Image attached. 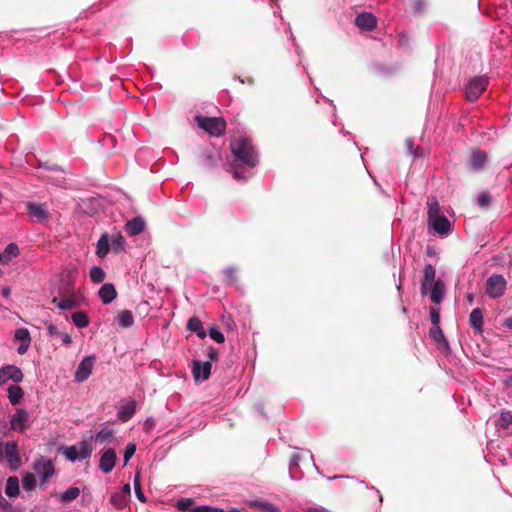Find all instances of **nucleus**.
Listing matches in <instances>:
<instances>
[{
  "label": "nucleus",
  "mask_w": 512,
  "mask_h": 512,
  "mask_svg": "<svg viewBox=\"0 0 512 512\" xmlns=\"http://www.w3.org/2000/svg\"><path fill=\"white\" fill-rule=\"evenodd\" d=\"M231 153L234 160L229 164L228 171L233 178L240 181H246L252 173L243 170L240 164L248 168H254L259 163L258 152L255 149L252 140L246 136L234 137L230 143Z\"/></svg>",
  "instance_id": "f257e3e1"
},
{
  "label": "nucleus",
  "mask_w": 512,
  "mask_h": 512,
  "mask_svg": "<svg viewBox=\"0 0 512 512\" xmlns=\"http://www.w3.org/2000/svg\"><path fill=\"white\" fill-rule=\"evenodd\" d=\"M197 125L213 137H220L225 133L226 122L221 117L196 116Z\"/></svg>",
  "instance_id": "f03ea898"
},
{
  "label": "nucleus",
  "mask_w": 512,
  "mask_h": 512,
  "mask_svg": "<svg viewBox=\"0 0 512 512\" xmlns=\"http://www.w3.org/2000/svg\"><path fill=\"white\" fill-rule=\"evenodd\" d=\"M33 470L40 477L41 485L47 483V481L55 474L54 464L51 459L46 456H39L33 463Z\"/></svg>",
  "instance_id": "7ed1b4c3"
},
{
  "label": "nucleus",
  "mask_w": 512,
  "mask_h": 512,
  "mask_svg": "<svg viewBox=\"0 0 512 512\" xmlns=\"http://www.w3.org/2000/svg\"><path fill=\"white\" fill-rule=\"evenodd\" d=\"M92 451V445L88 441L83 440L77 445L66 447L64 455L68 460L75 462L77 460H85L89 458Z\"/></svg>",
  "instance_id": "20e7f679"
},
{
  "label": "nucleus",
  "mask_w": 512,
  "mask_h": 512,
  "mask_svg": "<svg viewBox=\"0 0 512 512\" xmlns=\"http://www.w3.org/2000/svg\"><path fill=\"white\" fill-rule=\"evenodd\" d=\"M78 276V269L73 266H67L61 274V284L59 287V294L60 295H70L74 292H77L75 290V281Z\"/></svg>",
  "instance_id": "39448f33"
},
{
  "label": "nucleus",
  "mask_w": 512,
  "mask_h": 512,
  "mask_svg": "<svg viewBox=\"0 0 512 512\" xmlns=\"http://www.w3.org/2000/svg\"><path fill=\"white\" fill-rule=\"evenodd\" d=\"M96 362V356L94 354L85 356L80 363L78 364L75 374L74 380L77 383H82L86 381L90 375L92 374L93 367Z\"/></svg>",
  "instance_id": "423d86ee"
},
{
  "label": "nucleus",
  "mask_w": 512,
  "mask_h": 512,
  "mask_svg": "<svg viewBox=\"0 0 512 512\" xmlns=\"http://www.w3.org/2000/svg\"><path fill=\"white\" fill-rule=\"evenodd\" d=\"M505 289L506 280L500 274H493L486 281V293L491 298L501 297Z\"/></svg>",
  "instance_id": "0eeeda50"
},
{
  "label": "nucleus",
  "mask_w": 512,
  "mask_h": 512,
  "mask_svg": "<svg viewBox=\"0 0 512 512\" xmlns=\"http://www.w3.org/2000/svg\"><path fill=\"white\" fill-rule=\"evenodd\" d=\"M31 426L29 412L23 408L17 409L10 417V429L24 433Z\"/></svg>",
  "instance_id": "6e6552de"
},
{
  "label": "nucleus",
  "mask_w": 512,
  "mask_h": 512,
  "mask_svg": "<svg viewBox=\"0 0 512 512\" xmlns=\"http://www.w3.org/2000/svg\"><path fill=\"white\" fill-rule=\"evenodd\" d=\"M488 85V78L485 76H478L473 78L466 86V98L473 102L476 101L484 92Z\"/></svg>",
  "instance_id": "1a4fd4ad"
},
{
  "label": "nucleus",
  "mask_w": 512,
  "mask_h": 512,
  "mask_svg": "<svg viewBox=\"0 0 512 512\" xmlns=\"http://www.w3.org/2000/svg\"><path fill=\"white\" fill-rule=\"evenodd\" d=\"M4 459L7 461L11 470L16 471L21 466V457L18 443L16 441H7L4 444Z\"/></svg>",
  "instance_id": "9d476101"
},
{
  "label": "nucleus",
  "mask_w": 512,
  "mask_h": 512,
  "mask_svg": "<svg viewBox=\"0 0 512 512\" xmlns=\"http://www.w3.org/2000/svg\"><path fill=\"white\" fill-rule=\"evenodd\" d=\"M24 379L22 370L16 365H4L0 368V386L6 384L8 381L20 383Z\"/></svg>",
  "instance_id": "9b49d317"
},
{
  "label": "nucleus",
  "mask_w": 512,
  "mask_h": 512,
  "mask_svg": "<svg viewBox=\"0 0 512 512\" xmlns=\"http://www.w3.org/2000/svg\"><path fill=\"white\" fill-rule=\"evenodd\" d=\"M62 297H64L63 299L61 300H58V298L54 297L52 299V303L53 304H57V307L62 310V311H66V310H71V309H74V308H77L80 306V297H81V293L78 291V292H74L73 294H70V295H61Z\"/></svg>",
  "instance_id": "f8f14e48"
},
{
  "label": "nucleus",
  "mask_w": 512,
  "mask_h": 512,
  "mask_svg": "<svg viewBox=\"0 0 512 512\" xmlns=\"http://www.w3.org/2000/svg\"><path fill=\"white\" fill-rule=\"evenodd\" d=\"M436 270L432 264H426L423 270V279L420 292L422 296L428 295L432 285L435 283Z\"/></svg>",
  "instance_id": "ddd939ff"
},
{
  "label": "nucleus",
  "mask_w": 512,
  "mask_h": 512,
  "mask_svg": "<svg viewBox=\"0 0 512 512\" xmlns=\"http://www.w3.org/2000/svg\"><path fill=\"white\" fill-rule=\"evenodd\" d=\"M212 364L210 361L201 362L195 360L193 362L192 373L195 381H205L209 378Z\"/></svg>",
  "instance_id": "4468645a"
},
{
  "label": "nucleus",
  "mask_w": 512,
  "mask_h": 512,
  "mask_svg": "<svg viewBox=\"0 0 512 512\" xmlns=\"http://www.w3.org/2000/svg\"><path fill=\"white\" fill-rule=\"evenodd\" d=\"M355 24L361 30L372 31L376 28L377 19L370 12H362L356 16Z\"/></svg>",
  "instance_id": "2eb2a0df"
},
{
  "label": "nucleus",
  "mask_w": 512,
  "mask_h": 512,
  "mask_svg": "<svg viewBox=\"0 0 512 512\" xmlns=\"http://www.w3.org/2000/svg\"><path fill=\"white\" fill-rule=\"evenodd\" d=\"M136 412V402L133 399L125 400L121 403L117 411V417L121 422L129 421Z\"/></svg>",
  "instance_id": "dca6fc26"
},
{
  "label": "nucleus",
  "mask_w": 512,
  "mask_h": 512,
  "mask_svg": "<svg viewBox=\"0 0 512 512\" xmlns=\"http://www.w3.org/2000/svg\"><path fill=\"white\" fill-rule=\"evenodd\" d=\"M429 227L440 235H447L451 231V223L444 215L428 220Z\"/></svg>",
  "instance_id": "f3484780"
},
{
  "label": "nucleus",
  "mask_w": 512,
  "mask_h": 512,
  "mask_svg": "<svg viewBox=\"0 0 512 512\" xmlns=\"http://www.w3.org/2000/svg\"><path fill=\"white\" fill-rule=\"evenodd\" d=\"M116 463V452L114 449L109 448L105 450L99 461V468L104 473H109L113 470Z\"/></svg>",
  "instance_id": "a211bd4d"
},
{
  "label": "nucleus",
  "mask_w": 512,
  "mask_h": 512,
  "mask_svg": "<svg viewBox=\"0 0 512 512\" xmlns=\"http://www.w3.org/2000/svg\"><path fill=\"white\" fill-rule=\"evenodd\" d=\"M28 214L36 218L40 223H45L49 220V212L44 204H27Z\"/></svg>",
  "instance_id": "6ab92c4d"
},
{
  "label": "nucleus",
  "mask_w": 512,
  "mask_h": 512,
  "mask_svg": "<svg viewBox=\"0 0 512 512\" xmlns=\"http://www.w3.org/2000/svg\"><path fill=\"white\" fill-rule=\"evenodd\" d=\"M145 227H146L145 220L142 217L137 216V217L132 218L131 220H129L126 223L125 231L130 236H136V235L141 234L145 230Z\"/></svg>",
  "instance_id": "aec40b11"
},
{
  "label": "nucleus",
  "mask_w": 512,
  "mask_h": 512,
  "mask_svg": "<svg viewBox=\"0 0 512 512\" xmlns=\"http://www.w3.org/2000/svg\"><path fill=\"white\" fill-rule=\"evenodd\" d=\"M429 336L436 343L438 349L447 350L449 348V343L440 326H432L429 330Z\"/></svg>",
  "instance_id": "412c9836"
},
{
  "label": "nucleus",
  "mask_w": 512,
  "mask_h": 512,
  "mask_svg": "<svg viewBox=\"0 0 512 512\" xmlns=\"http://www.w3.org/2000/svg\"><path fill=\"white\" fill-rule=\"evenodd\" d=\"M98 296L101 299L102 303L107 305L116 298L117 292L113 284L105 283L99 289Z\"/></svg>",
  "instance_id": "4be33fe9"
},
{
  "label": "nucleus",
  "mask_w": 512,
  "mask_h": 512,
  "mask_svg": "<svg viewBox=\"0 0 512 512\" xmlns=\"http://www.w3.org/2000/svg\"><path fill=\"white\" fill-rule=\"evenodd\" d=\"M430 299L433 303L439 304L443 301L445 295V284L441 279L435 281L429 291Z\"/></svg>",
  "instance_id": "5701e85b"
},
{
  "label": "nucleus",
  "mask_w": 512,
  "mask_h": 512,
  "mask_svg": "<svg viewBox=\"0 0 512 512\" xmlns=\"http://www.w3.org/2000/svg\"><path fill=\"white\" fill-rule=\"evenodd\" d=\"M487 160V154L482 150H473L470 157V166L473 170H481Z\"/></svg>",
  "instance_id": "b1692460"
},
{
  "label": "nucleus",
  "mask_w": 512,
  "mask_h": 512,
  "mask_svg": "<svg viewBox=\"0 0 512 512\" xmlns=\"http://www.w3.org/2000/svg\"><path fill=\"white\" fill-rule=\"evenodd\" d=\"M110 239L107 233H103L96 244V255L99 258H105L110 251Z\"/></svg>",
  "instance_id": "393cba45"
},
{
  "label": "nucleus",
  "mask_w": 512,
  "mask_h": 512,
  "mask_svg": "<svg viewBox=\"0 0 512 512\" xmlns=\"http://www.w3.org/2000/svg\"><path fill=\"white\" fill-rule=\"evenodd\" d=\"M469 324L478 333L483 332V314L480 308H475L469 315Z\"/></svg>",
  "instance_id": "a878e982"
},
{
  "label": "nucleus",
  "mask_w": 512,
  "mask_h": 512,
  "mask_svg": "<svg viewBox=\"0 0 512 512\" xmlns=\"http://www.w3.org/2000/svg\"><path fill=\"white\" fill-rule=\"evenodd\" d=\"M116 324L121 328H130L134 324V316L130 310H121L116 319Z\"/></svg>",
  "instance_id": "bb28decb"
},
{
  "label": "nucleus",
  "mask_w": 512,
  "mask_h": 512,
  "mask_svg": "<svg viewBox=\"0 0 512 512\" xmlns=\"http://www.w3.org/2000/svg\"><path fill=\"white\" fill-rule=\"evenodd\" d=\"M111 249L114 253L119 254L125 251L126 239L120 232H116L109 236Z\"/></svg>",
  "instance_id": "cd10ccee"
},
{
  "label": "nucleus",
  "mask_w": 512,
  "mask_h": 512,
  "mask_svg": "<svg viewBox=\"0 0 512 512\" xmlns=\"http://www.w3.org/2000/svg\"><path fill=\"white\" fill-rule=\"evenodd\" d=\"M19 248L17 244L10 243L8 244L3 253L0 254V263L7 264L12 258H15L19 255Z\"/></svg>",
  "instance_id": "c85d7f7f"
},
{
  "label": "nucleus",
  "mask_w": 512,
  "mask_h": 512,
  "mask_svg": "<svg viewBox=\"0 0 512 512\" xmlns=\"http://www.w3.org/2000/svg\"><path fill=\"white\" fill-rule=\"evenodd\" d=\"M24 397L23 389L18 385H11L8 388V399L11 405L15 406L20 403Z\"/></svg>",
  "instance_id": "c756f323"
},
{
  "label": "nucleus",
  "mask_w": 512,
  "mask_h": 512,
  "mask_svg": "<svg viewBox=\"0 0 512 512\" xmlns=\"http://www.w3.org/2000/svg\"><path fill=\"white\" fill-rule=\"evenodd\" d=\"M187 329L197 334L201 339L206 337V332L203 328L201 320L197 317H191L187 323Z\"/></svg>",
  "instance_id": "7c9ffc66"
},
{
  "label": "nucleus",
  "mask_w": 512,
  "mask_h": 512,
  "mask_svg": "<svg viewBox=\"0 0 512 512\" xmlns=\"http://www.w3.org/2000/svg\"><path fill=\"white\" fill-rule=\"evenodd\" d=\"M19 480L17 477H9L6 481L5 494L8 497H16L19 495Z\"/></svg>",
  "instance_id": "2f4dec72"
},
{
  "label": "nucleus",
  "mask_w": 512,
  "mask_h": 512,
  "mask_svg": "<svg viewBox=\"0 0 512 512\" xmlns=\"http://www.w3.org/2000/svg\"><path fill=\"white\" fill-rule=\"evenodd\" d=\"M440 205L438 200L435 197H431L427 201V218L428 220L440 216Z\"/></svg>",
  "instance_id": "473e14b6"
},
{
  "label": "nucleus",
  "mask_w": 512,
  "mask_h": 512,
  "mask_svg": "<svg viewBox=\"0 0 512 512\" xmlns=\"http://www.w3.org/2000/svg\"><path fill=\"white\" fill-rule=\"evenodd\" d=\"M130 501V498L120 494L119 492H115L110 497V502L117 509L122 510L125 509Z\"/></svg>",
  "instance_id": "72a5a7b5"
},
{
  "label": "nucleus",
  "mask_w": 512,
  "mask_h": 512,
  "mask_svg": "<svg viewBox=\"0 0 512 512\" xmlns=\"http://www.w3.org/2000/svg\"><path fill=\"white\" fill-rule=\"evenodd\" d=\"M74 325L78 328H85L89 325L88 315L84 311H77L71 316Z\"/></svg>",
  "instance_id": "f704fd0d"
},
{
  "label": "nucleus",
  "mask_w": 512,
  "mask_h": 512,
  "mask_svg": "<svg viewBox=\"0 0 512 512\" xmlns=\"http://www.w3.org/2000/svg\"><path fill=\"white\" fill-rule=\"evenodd\" d=\"M90 279L95 284H100L105 280L106 273L100 266H93L89 272Z\"/></svg>",
  "instance_id": "c9c22d12"
},
{
  "label": "nucleus",
  "mask_w": 512,
  "mask_h": 512,
  "mask_svg": "<svg viewBox=\"0 0 512 512\" xmlns=\"http://www.w3.org/2000/svg\"><path fill=\"white\" fill-rule=\"evenodd\" d=\"M113 436V430L109 427L101 428L95 435V441L101 444L107 443Z\"/></svg>",
  "instance_id": "e433bc0d"
},
{
  "label": "nucleus",
  "mask_w": 512,
  "mask_h": 512,
  "mask_svg": "<svg viewBox=\"0 0 512 512\" xmlns=\"http://www.w3.org/2000/svg\"><path fill=\"white\" fill-rule=\"evenodd\" d=\"M80 495V489L77 487H69L66 491L60 494V500L63 502H71Z\"/></svg>",
  "instance_id": "4c0bfd02"
},
{
  "label": "nucleus",
  "mask_w": 512,
  "mask_h": 512,
  "mask_svg": "<svg viewBox=\"0 0 512 512\" xmlns=\"http://www.w3.org/2000/svg\"><path fill=\"white\" fill-rule=\"evenodd\" d=\"M22 487L26 491H32L36 487V476L33 473H26L22 477Z\"/></svg>",
  "instance_id": "58836bf2"
},
{
  "label": "nucleus",
  "mask_w": 512,
  "mask_h": 512,
  "mask_svg": "<svg viewBox=\"0 0 512 512\" xmlns=\"http://www.w3.org/2000/svg\"><path fill=\"white\" fill-rule=\"evenodd\" d=\"M512 424V413L510 411H502L496 423L498 427L509 429Z\"/></svg>",
  "instance_id": "ea45409f"
},
{
  "label": "nucleus",
  "mask_w": 512,
  "mask_h": 512,
  "mask_svg": "<svg viewBox=\"0 0 512 512\" xmlns=\"http://www.w3.org/2000/svg\"><path fill=\"white\" fill-rule=\"evenodd\" d=\"M134 490H135L137 499L139 501L145 503L147 501V499H146V497L142 491V488H141L139 473H137L134 478Z\"/></svg>",
  "instance_id": "a19ab883"
},
{
  "label": "nucleus",
  "mask_w": 512,
  "mask_h": 512,
  "mask_svg": "<svg viewBox=\"0 0 512 512\" xmlns=\"http://www.w3.org/2000/svg\"><path fill=\"white\" fill-rule=\"evenodd\" d=\"M177 507L182 511L193 512L194 502L190 498H181L177 501Z\"/></svg>",
  "instance_id": "79ce46f5"
},
{
  "label": "nucleus",
  "mask_w": 512,
  "mask_h": 512,
  "mask_svg": "<svg viewBox=\"0 0 512 512\" xmlns=\"http://www.w3.org/2000/svg\"><path fill=\"white\" fill-rule=\"evenodd\" d=\"M14 337L18 341H20V343L31 342L30 333H29L28 329H26V328H18L15 331Z\"/></svg>",
  "instance_id": "37998d69"
},
{
  "label": "nucleus",
  "mask_w": 512,
  "mask_h": 512,
  "mask_svg": "<svg viewBox=\"0 0 512 512\" xmlns=\"http://www.w3.org/2000/svg\"><path fill=\"white\" fill-rule=\"evenodd\" d=\"M209 336L217 343H223L225 341L224 334L215 326L210 327Z\"/></svg>",
  "instance_id": "c03bdc74"
},
{
  "label": "nucleus",
  "mask_w": 512,
  "mask_h": 512,
  "mask_svg": "<svg viewBox=\"0 0 512 512\" xmlns=\"http://www.w3.org/2000/svg\"><path fill=\"white\" fill-rule=\"evenodd\" d=\"M491 202V196L488 192H482L477 196V204L480 207H487Z\"/></svg>",
  "instance_id": "a18cd8bd"
},
{
  "label": "nucleus",
  "mask_w": 512,
  "mask_h": 512,
  "mask_svg": "<svg viewBox=\"0 0 512 512\" xmlns=\"http://www.w3.org/2000/svg\"><path fill=\"white\" fill-rule=\"evenodd\" d=\"M299 461H300V455L299 454H293L291 456V458H290V461H289V471H290V475H291L292 479H296L293 476V473H294V469H296L299 466Z\"/></svg>",
  "instance_id": "49530a36"
},
{
  "label": "nucleus",
  "mask_w": 512,
  "mask_h": 512,
  "mask_svg": "<svg viewBox=\"0 0 512 512\" xmlns=\"http://www.w3.org/2000/svg\"><path fill=\"white\" fill-rule=\"evenodd\" d=\"M136 452V445L134 443H129L125 447L124 451V463L126 464L130 458L135 454Z\"/></svg>",
  "instance_id": "de8ad7c7"
},
{
  "label": "nucleus",
  "mask_w": 512,
  "mask_h": 512,
  "mask_svg": "<svg viewBox=\"0 0 512 512\" xmlns=\"http://www.w3.org/2000/svg\"><path fill=\"white\" fill-rule=\"evenodd\" d=\"M406 147H407V150L408 152L413 155L414 157H421L423 156L422 153L419 152L420 148L419 147H414V142L412 139H407L406 140Z\"/></svg>",
  "instance_id": "09e8293b"
},
{
  "label": "nucleus",
  "mask_w": 512,
  "mask_h": 512,
  "mask_svg": "<svg viewBox=\"0 0 512 512\" xmlns=\"http://www.w3.org/2000/svg\"><path fill=\"white\" fill-rule=\"evenodd\" d=\"M224 274L229 284H233L236 281V269L228 267L224 270Z\"/></svg>",
  "instance_id": "8fccbe9b"
},
{
  "label": "nucleus",
  "mask_w": 512,
  "mask_h": 512,
  "mask_svg": "<svg viewBox=\"0 0 512 512\" xmlns=\"http://www.w3.org/2000/svg\"><path fill=\"white\" fill-rule=\"evenodd\" d=\"M430 320H431L433 326H439L440 314L436 309L430 310Z\"/></svg>",
  "instance_id": "3c124183"
},
{
  "label": "nucleus",
  "mask_w": 512,
  "mask_h": 512,
  "mask_svg": "<svg viewBox=\"0 0 512 512\" xmlns=\"http://www.w3.org/2000/svg\"><path fill=\"white\" fill-rule=\"evenodd\" d=\"M58 337L61 339L64 345H70L72 343V338L67 333L60 332Z\"/></svg>",
  "instance_id": "603ef678"
},
{
  "label": "nucleus",
  "mask_w": 512,
  "mask_h": 512,
  "mask_svg": "<svg viewBox=\"0 0 512 512\" xmlns=\"http://www.w3.org/2000/svg\"><path fill=\"white\" fill-rule=\"evenodd\" d=\"M207 356L210 362L214 361L218 358V351L213 347H209L207 351Z\"/></svg>",
  "instance_id": "864d4df0"
},
{
  "label": "nucleus",
  "mask_w": 512,
  "mask_h": 512,
  "mask_svg": "<svg viewBox=\"0 0 512 512\" xmlns=\"http://www.w3.org/2000/svg\"><path fill=\"white\" fill-rule=\"evenodd\" d=\"M155 426V420L152 417H148L144 422V429L150 431Z\"/></svg>",
  "instance_id": "5fc2aeb1"
},
{
  "label": "nucleus",
  "mask_w": 512,
  "mask_h": 512,
  "mask_svg": "<svg viewBox=\"0 0 512 512\" xmlns=\"http://www.w3.org/2000/svg\"><path fill=\"white\" fill-rule=\"evenodd\" d=\"M30 346V342H23V343H20L17 351L20 355H23L25 354L27 351H28V348Z\"/></svg>",
  "instance_id": "6e6d98bb"
},
{
  "label": "nucleus",
  "mask_w": 512,
  "mask_h": 512,
  "mask_svg": "<svg viewBox=\"0 0 512 512\" xmlns=\"http://www.w3.org/2000/svg\"><path fill=\"white\" fill-rule=\"evenodd\" d=\"M120 494H123L124 496L131 497V487L130 484H124L122 489L118 491Z\"/></svg>",
  "instance_id": "4d7b16f0"
},
{
  "label": "nucleus",
  "mask_w": 512,
  "mask_h": 512,
  "mask_svg": "<svg viewBox=\"0 0 512 512\" xmlns=\"http://www.w3.org/2000/svg\"><path fill=\"white\" fill-rule=\"evenodd\" d=\"M48 334L50 336H59L60 331L54 324H50L47 328Z\"/></svg>",
  "instance_id": "13d9d810"
},
{
  "label": "nucleus",
  "mask_w": 512,
  "mask_h": 512,
  "mask_svg": "<svg viewBox=\"0 0 512 512\" xmlns=\"http://www.w3.org/2000/svg\"><path fill=\"white\" fill-rule=\"evenodd\" d=\"M211 508L212 506L208 505L195 506L193 512H211Z\"/></svg>",
  "instance_id": "bf43d9fd"
},
{
  "label": "nucleus",
  "mask_w": 512,
  "mask_h": 512,
  "mask_svg": "<svg viewBox=\"0 0 512 512\" xmlns=\"http://www.w3.org/2000/svg\"><path fill=\"white\" fill-rule=\"evenodd\" d=\"M6 508H10V503L2 495H0V510H4Z\"/></svg>",
  "instance_id": "052dcab7"
},
{
  "label": "nucleus",
  "mask_w": 512,
  "mask_h": 512,
  "mask_svg": "<svg viewBox=\"0 0 512 512\" xmlns=\"http://www.w3.org/2000/svg\"><path fill=\"white\" fill-rule=\"evenodd\" d=\"M11 294V289L9 287H4L2 289V295L5 297V298H8Z\"/></svg>",
  "instance_id": "680f3d73"
},
{
  "label": "nucleus",
  "mask_w": 512,
  "mask_h": 512,
  "mask_svg": "<svg viewBox=\"0 0 512 512\" xmlns=\"http://www.w3.org/2000/svg\"><path fill=\"white\" fill-rule=\"evenodd\" d=\"M262 508H264L265 510H268L270 512L277 510L271 504H268V503L262 504Z\"/></svg>",
  "instance_id": "e2e57ef3"
},
{
  "label": "nucleus",
  "mask_w": 512,
  "mask_h": 512,
  "mask_svg": "<svg viewBox=\"0 0 512 512\" xmlns=\"http://www.w3.org/2000/svg\"><path fill=\"white\" fill-rule=\"evenodd\" d=\"M4 510H5V512H23L22 509L14 508L11 504H10V508H6Z\"/></svg>",
  "instance_id": "0e129e2a"
},
{
  "label": "nucleus",
  "mask_w": 512,
  "mask_h": 512,
  "mask_svg": "<svg viewBox=\"0 0 512 512\" xmlns=\"http://www.w3.org/2000/svg\"><path fill=\"white\" fill-rule=\"evenodd\" d=\"M375 70L378 74H385L386 73V69L380 65H377L375 66Z\"/></svg>",
  "instance_id": "69168bd1"
},
{
  "label": "nucleus",
  "mask_w": 512,
  "mask_h": 512,
  "mask_svg": "<svg viewBox=\"0 0 512 512\" xmlns=\"http://www.w3.org/2000/svg\"><path fill=\"white\" fill-rule=\"evenodd\" d=\"M504 325L510 329H512V317L511 318H507L504 322Z\"/></svg>",
  "instance_id": "338daca9"
},
{
  "label": "nucleus",
  "mask_w": 512,
  "mask_h": 512,
  "mask_svg": "<svg viewBox=\"0 0 512 512\" xmlns=\"http://www.w3.org/2000/svg\"><path fill=\"white\" fill-rule=\"evenodd\" d=\"M309 512H326V510L323 508H312Z\"/></svg>",
  "instance_id": "774afa93"
}]
</instances>
